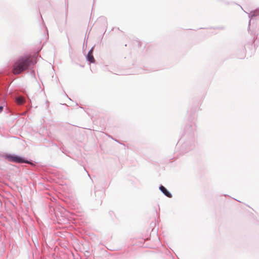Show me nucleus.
<instances>
[{"instance_id": "nucleus-1", "label": "nucleus", "mask_w": 259, "mask_h": 259, "mask_svg": "<svg viewBox=\"0 0 259 259\" xmlns=\"http://www.w3.org/2000/svg\"><path fill=\"white\" fill-rule=\"evenodd\" d=\"M31 62V58L26 56L18 59L13 65V72L14 74H19L28 69Z\"/></svg>"}, {"instance_id": "nucleus-2", "label": "nucleus", "mask_w": 259, "mask_h": 259, "mask_svg": "<svg viewBox=\"0 0 259 259\" xmlns=\"http://www.w3.org/2000/svg\"><path fill=\"white\" fill-rule=\"evenodd\" d=\"M9 160L11 161H13L15 162H18V163H28V161H25L23 160L22 158L18 157V156H10L8 157Z\"/></svg>"}, {"instance_id": "nucleus-3", "label": "nucleus", "mask_w": 259, "mask_h": 259, "mask_svg": "<svg viewBox=\"0 0 259 259\" xmlns=\"http://www.w3.org/2000/svg\"><path fill=\"white\" fill-rule=\"evenodd\" d=\"M159 189L167 197L169 198H171L172 197V195L170 194V193L169 192L164 186H161L159 187Z\"/></svg>"}, {"instance_id": "nucleus-4", "label": "nucleus", "mask_w": 259, "mask_h": 259, "mask_svg": "<svg viewBox=\"0 0 259 259\" xmlns=\"http://www.w3.org/2000/svg\"><path fill=\"white\" fill-rule=\"evenodd\" d=\"M88 60L91 63H94L95 62V59L93 55V50H91L89 51L88 56H87Z\"/></svg>"}, {"instance_id": "nucleus-5", "label": "nucleus", "mask_w": 259, "mask_h": 259, "mask_svg": "<svg viewBox=\"0 0 259 259\" xmlns=\"http://www.w3.org/2000/svg\"><path fill=\"white\" fill-rule=\"evenodd\" d=\"M24 101H25L24 99L22 97H18L16 99V102L18 105L22 104L24 102Z\"/></svg>"}, {"instance_id": "nucleus-6", "label": "nucleus", "mask_w": 259, "mask_h": 259, "mask_svg": "<svg viewBox=\"0 0 259 259\" xmlns=\"http://www.w3.org/2000/svg\"><path fill=\"white\" fill-rule=\"evenodd\" d=\"M3 107L2 106H0V112H1L3 111Z\"/></svg>"}]
</instances>
